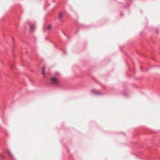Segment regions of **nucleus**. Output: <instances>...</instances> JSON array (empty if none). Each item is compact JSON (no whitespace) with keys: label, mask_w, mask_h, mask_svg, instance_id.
<instances>
[{"label":"nucleus","mask_w":160,"mask_h":160,"mask_svg":"<svg viewBox=\"0 0 160 160\" xmlns=\"http://www.w3.org/2000/svg\"><path fill=\"white\" fill-rule=\"evenodd\" d=\"M92 93L96 95H100L102 94V93L100 91L98 90L95 89H93L91 91Z\"/></svg>","instance_id":"f257e3e1"},{"label":"nucleus","mask_w":160,"mask_h":160,"mask_svg":"<svg viewBox=\"0 0 160 160\" xmlns=\"http://www.w3.org/2000/svg\"><path fill=\"white\" fill-rule=\"evenodd\" d=\"M7 152L8 154L9 155V156L11 157V158L12 159H14V157L12 155V153L10 152V151L8 150H7Z\"/></svg>","instance_id":"f03ea898"},{"label":"nucleus","mask_w":160,"mask_h":160,"mask_svg":"<svg viewBox=\"0 0 160 160\" xmlns=\"http://www.w3.org/2000/svg\"><path fill=\"white\" fill-rule=\"evenodd\" d=\"M28 24H29V26L30 28V30L31 31H33L35 29V27L34 25L31 26V25L30 23L29 22Z\"/></svg>","instance_id":"7ed1b4c3"},{"label":"nucleus","mask_w":160,"mask_h":160,"mask_svg":"<svg viewBox=\"0 0 160 160\" xmlns=\"http://www.w3.org/2000/svg\"><path fill=\"white\" fill-rule=\"evenodd\" d=\"M62 16H63L62 13L61 12L58 15V19H61L62 17Z\"/></svg>","instance_id":"20e7f679"},{"label":"nucleus","mask_w":160,"mask_h":160,"mask_svg":"<svg viewBox=\"0 0 160 160\" xmlns=\"http://www.w3.org/2000/svg\"><path fill=\"white\" fill-rule=\"evenodd\" d=\"M98 83L101 86L102 88L105 89H106V88H107V87L106 86H104V85H102L101 83H99V82H98Z\"/></svg>","instance_id":"39448f33"},{"label":"nucleus","mask_w":160,"mask_h":160,"mask_svg":"<svg viewBox=\"0 0 160 160\" xmlns=\"http://www.w3.org/2000/svg\"><path fill=\"white\" fill-rule=\"evenodd\" d=\"M51 80L54 82H57L58 81V80L54 78H51Z\"/></svg>","instance_id":"423d86ee"},{"label":"nucleus","mask_w":160,"mask_h":160,"mask_svg":"<svg viewBox=\"0 0 160 160\" xmlns=\"http://www.w3.org/2000/svg\"><path fill=\"white\" fill-rule=\"evenodd\" d=\"M47 28H48V30H51V26L50 25H48L47 27Z\"/></svg>","instance_id":"0eeeda50"},{"label":"nucleus","mask_w":160,"mask_h":160,"mask_svg":"<svg viewBox=\"0 0 160 160\" xmlns=\"http://www.w3.org/2000/svg\"><path fill=\"white\" fill-rule=\"evenodd\" d=\"M42 73L43 75H44L45 73V68H43L42 69Z\"/></svg>","instance_id":"6e6552de"},{"label":"nucleus","mask_w":160,"mask_h":160,"mask_svg":"<svg viewBox=\"0 0 160 160\" xmlns=\"http://www.w3.org/2000/svg\"><path fill=\"white\" fill-rule=\"evenodd\" d=\"M0 157L1 158H5V156L4 155H1Z\"/></svg>","instance_id":"1a4fd4ad"}]
</instances>
